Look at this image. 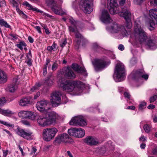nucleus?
<instances>
[{"label":"nucleus","instance_id":"obj_1","mask_svg":"<svg viewBox=\"0 0 157 157\" xmlns=\"http://www.w3.org/2000/svg\"><path fill=\"white\" fill-rule=\"evenodd\" d=\"M58 82L63 90L68 92L73 91L78 95L80 94L85 87V84L80 81L67 80L63 77H58Z\"/></svg>","mask_w":157,"mask_h":157},{"label":"nucleus","instance_id":"obj_2","mask_svg":"<svg viewBox=\"0 0 157 157\" xmlns=\"http://www.w3.org/2000/svg\"><path fill=\"white\" fill-rule=\"evenodd\" d=\"M134 31L135 39L136 42L144 44L151 49L156 48L155 40L148 37L147 33L141 27H135Z\"/></svg>","mask_w":157,"mask_h":157},{"label":"nucleus","instance_id":"obj_3","mask_svg":"<svg viewBox=\"0 0 157 157\" xmlns=\"http://www.w3.org/2000/svg\"><path fill=\"white\" fill-rule=\"evenodd\" d=\"M56 113L53 111L46 112L39 116L37 118L38 124L42 127L51 124L55 121Z\"/></svg>","mask_w":157,"mask_h":157},{"label":"nucleus","instance_id":"obj_4","mask_svg":"<svg viewBox=\"0 0 157 157\" xmlns=\"http://www.w3.org/2000/svg\"><path fill=\"white\" fill-rule=\"evenodd\" d=\"M115 80L117 82L124 80L125 78V67L122 63H118L115 70Z\"/></svg>","mask_w":157,"mask_h":157},{"label":"nucleus","instance_id":"obj_5","mask_svg":"<svg viewBox=\"0 0 157 157\" xmlns=\"http://www.w3.org/2000/svg\"><path fill=\"white\" fill-rule=\"evenodd\" d=\"M108 29L112 33H119L123 36H127L128 33L124 26L114 22L107 27Z\"/></svg>","mask_w":157,"mask_h":157},{"label":"nucleus","instance_id":"obj_6","mask_svg":"<svg viewBox=\"0 0 157 157\" xmlns=\"http://www.w3.org/2000/svg\"><path fill=\"white\" fill-rule=\"evenodd\" d=\"M110 63L109 60L106 58H101L94 60L93 62L95 70L96 71H101Z\"/></svg>","mask_w":157,"mask_h":157},{"label":"nucleus","instance_id":"obj_7","mask_svg":"<svg viewBox=\"0 0 157 157\" xmlns=\"http://www.w3.org/2000/svg\"><path fill=\"white\" fill-rule=\"evenodd\" d=\"M79 5L86 13H90L93 11V0H81Z\"/></svg>","mask_w":157,"mask_h":157},{"label":"nucleus","instance_id":"obj_8","mask_svg":"<svg viewBox=\"0 0 157 157\" xmlns=\"http://www.w3.org/2000/svg\"><path fill=\"white\" fill-rule=\"evenodd\" d=\"M58 132L57 129L55 128H47L43 131V137L44 140L46 141L51 140L55 137Z\"/></svg>","mask_w":157,"mask_h":157},{"label":"nucleus","instance_id":"obj_9","mask_svg":"<svg viewBox=\"0 0 157 157\" xmlns=\"http://www.w3.org/2000/svg\"><path fill=\"white\" fill-rule=\"evenodd\" d=\"M17 134L25 139L30 140L33 139V133L30 130L22 129L19 127L17 128Z\"/></svg>","mask_w":157,"mask_h":157},{"label":"nucleus","instance_id":"obj_10","mask_svg":"<svg viewBox=\"0 0 157 157\" xmlns=\"http://www.w3.org/2000/svg\"><path fill=\"white\" fill-rule=\"evenodd\" d=\"M120 15L121 16L123 17L125 19L126 27L128 29H131L132 25L131 20V14L130 12L126 8H123L122 9Z\"/></svg>","mask_w":157,"mask_h":157},{"label":"nucleus","instance_id":"obj_11","mask_svg":"<svg viewBox=\"0 0 157 157\" xmlns=\"http://www.w3.org/2000/svg\"><path fill=\"white\" fill-rule=\"evenodd\" d=\"M61 94L59 91L53 92L51 94V102L54 107L58 106L60 102Z\"/></svg>","mask_w":157,"mask_h":157},{"label":"nucleus","instance_id":"obj_12","mask_svg":"<svg viewBox=\"0 0 157 157\" xmlns=\"http://www.w3.org/2000/svg\"><path fill=\"white\" fill-rule=\"evenodd\" d=\"M108 6H109V11L112 14L119 13V7L117 6L116 0H107Z\"/></svg>","mask_w":157,"mask_h":157},{"label":"nucleus","instance_id":"obj_13","mask_svg":"<svg viewBox=\"0 0 157 157\" xmlns=\"http://www.w3.org/2000/svg\"><path fill=\"white\" fill-rule=\"evenodd\" d=\"M69 124L72 126H84L86 125V122L82 116L73 117Z\"/></svg>","mask_w":157,"mask_h":157},{"label":"nucleus","instance_id":"obj_14","mask_svg":"<svg viewBox=\"0 0 157 157\" xmlns=\"http://www.w3.org/2000/svg\"><path fill=\"white\" fill-rule=\"evenodd\" d=\"M61 74L66 78L73 79L75 78L76 75L73 70L69 67H64L60 71Z\"/></svg>","mask_w":157,"mask_h":157},{"label":"nucleus","instance_id":"obj_15","mask_svg":"<svg viewBox=\"0 0 157 157\" xmlns=\"http://www.w3.org/2000/svg\"><path fill=\"white\" fill-rule=\"evenodd\" d=\"M48 103V101L45 100H43L39 101L37 102L36 107L39 111L44 113V112H51V111H48L45 109V108Z\"/></svg>","mask_w":157,"mask_h":157},{"label":"nucleus","instance_id":"obj_16","mask_svg":"<svg viewBox=\"0 0 157 157\" xmlns=\"http://www.w3.org/2000/svg\"><path fill=\"white\" fill-rule=\"evenodd\" d=\"M70 138L67 134L66 133H63L59 134L56 138L55 141L58 143H60L62 142L67 143L70 142Z\"/></svg>","mask_w":157,"mask_h":157},{"label":"nucleus","instance_id":"obj_17","mask_svg":"<svg viewBox=\"0 0 157 157\" xmlns=\"http://www.w3.org/2000/svg\"><path fill=\"white\" fill-rule=\"evenodd\" d=\"M6 102V100L5 97L0 98V107L3 105ZM0 113L6 116L13 114V113L9 109L2 110L0 108Z\"/></svg>","mask_w":157,"mask_h":157},{"label":"nucleus","instance_id":"obj_18","mask_svg":"<svg viewBox=\"0 0 157 157\" xmlns=\"http://www.w3.org/2000/svg\"><path fill=\"white\" fill-rule=\"evenodd\" d=\"M69 29L70 31L74 32L75 33V36L77 38L80 39L81 40L82 42V45H84L85 44L83 43V42H84L85 43L87 42V40L84 38L83 36L78 31L77 29H75L72 26H69Z\"/></svg>","mask_w":157,"mask_h":157},{"label":"nucleus","instance_id":"obj_19","mask_svg":"<svg viewBox=\"0 0 157 157\" xmlns=\"http://www.w3.org/2000/svg\"><path fill=\"white\" fill-rule=\"evenodd\" d=\"M100 19L105 24L109 23L112 21L108 12L105 10H103L102 12Z\"/></svg>","mask_w":157,"mask_h":157},{"label":"nucleus","instance_id":"obj_20","mask_svg":"<svg viewBox=\"0 0 157 157\" xmlns=\"http://www.w3.org/2000/svg\"><path fill=\"white\" fill-rule=\"evenodd\" d=\"M52 10L56 14L63 15L66 14V13L62 9L61 6L57 5H53L51 8Z\"/></svg>","mask_w":157,"mask_h":157},{"label":"nucleus","instance_id":"obj_21","mask_svg":"<svg viewBox=\"0 0 157 157\" xmlns=\"http://www.w3.org/2000/svg\"><path fill=\"white\" fill-rule=\"evenodd\" d=\"M85 142L90 145H96L98 144V140L96 138L92 136L87 137L85 139Z\"/></svg>","mask_w":157,"mask_h":157},{"label":"nucleus","instance_id":"obj_22","mask_svg":"<svg viewBox=\"0 0 157 157\" xmlns=\"http://www.w3.org/2000/svg\"><path fill=\"white\" fill-rule=\"evenodd\" d=\"M144 73L143 69H139L135 71H133L131 74L133 79L137 80L141 78V75Z\"/></svg>","mask_w":157,"mask_h":157},{"label":"nucleus","instance_id":"obj_23","mask_svg":"<svg viewBox=\"0 0 157 157\" xmlns=\"http://www.w3.org/2000/svg\"><path fill=\"white\" fill-rule=\"evenodd\" d=\"M18 115L20 117L22 118L28 119H31L33 118V117H34L32 113L29 111H21L18 113Z\"/></svg>","mask_w":157,"mask_h":157},{"label":"nucleus","instance_id":"obj_24","mask_svg":"<svg viewBox=\"0 0 157 157\" xmlns=\"http://www.w3.org/2000/svg\"><path fill=\"white\" fill-rule=\"evenodd\" d=\"M31 98L30 97H27L21 99L19 102V104L21 106H25L28 104H31Z\"/></svg>","mask_w":157,"mask_h":157},{"label":"nucleus","instance_id":"obj_25","mask_svg":"<svg viewBox=\"0 0 157 157\" xmlns=\"http://www.w3.org/2000/svg\"><path fill=\"white\" fill-rule=\"evenodd\" d=\"M54 77L52 74L48 75L47 78L45 80L44 83L48 86H52L54 83Z\"/></svg>","mask_w":157,"mask_h":157},{"label":"nucleus","instance_id":"obj_26","mask_svg":"<svg viewBox=\"0 0 157 157\" xmlns=\"http://www.w3.org/2000/svg\"><path fill=\"white\" fill-rule=\"evenodd\" d=\"M23 5L26 6L29 10L33 11H35L37 12H40V13H43V11H42L40 10L37 8L33 7L27 1H25L23 3Z\"/></svg>","mask_w":157,"mask_h":157},{"label":"nucleus","instance_id":"obj_27","mask_svg":"<svg viewBox=\"0 0 157 157\" xmlns=\"http://www.w3.org/2000/svg\"><path fill=\"white\" fill-rule=\"evenodd\" d=\"M17 84L16 82H13L8 86V90L10 92L13 93L17 89Z\"/></svg>","mask_w":157,"mask_h":157},{"label":"nucleus","instance_id":"obj_28","mask_svg":"<svg viewBox=\"0 0 157 157\" xmlns=\"http://www.w3.org/2000/svg\"><path fill=\"white\" fill-rule=\"evenodd\" d=\"M7 76L3 71L0 70V83H4L7 81Z\"/></svg>","mask_w":157,"mask_h":157},{"label":"nucleus","instance_id":"obj_29","mask_svg":"<svg viewBox=\"0 0 157 157\" xmlns=\"http://www.w3.org/2000/svg\"><path fill=\"white\" fill-rule=\"evenodd\" d=\"M76 132L75 137L78 138H81L83 137L85 134V132L84 130L81 128H77Z\"/></svg>","mask_w":157,"mask_h":157},{"label":"nucleus","instance_id":"obj_30","mask_svg":"<svg viewBox=\"0 0 157 157\" xmlns=\"http://www.w3.org/2000/svg\"><path fill=\"white\" fill-rule=\"evenodd\" d=\"M77 128H71L68 130V133L69 135L76 137L77 133Z\"/></svg>","mask_w":157,"mask_h":157},{"label":"nucleus","instance_id":"obj_31","mask_svg":"<svg viewBox=\"0 0 157 157\" xmlns=\"http://www.w3.org/2000/svg\"><path fill=\"white\" fill-rule=\"evenodd\" d=\"M70 22L71 23V24L72 25L74 26V28L75 29H77V27L78 26V25L79 23V22L78 21H77L75 20L73 18H70L69 19Z\"/></svg>","mask_w":157,"mask_h":157},{"label":"nucleus","instance_id":"obj_32","mask_svg":"<svg viewBox=\"0 0 157 157\" xmlns=\"http://www.w3.org/2000/svg\"><path fill=\"white\" fill-rule=\"evenodd\" d=\"M0 25L1 26H4L6 28H10L11 27L10 25L2 18L0 19Z\"/></svg>","mask_w":157,"mask_h":157},{"label":"nucleus","instance_id":"obj_33","mask_svg":"<svg viewBox=\"0 0 157 157\" xmlns=\"http://www.w3.org/2000/svg\"><path fill=\"white\" fill-rule=\"evenodd\" d=\"M50 60L49 59H46V63L45 65H44V68L43 69V73L44 75L45 76L47 73V69L48 65V64L50 63Z\"/></svg>","mask_w":157,"mask_h":157},{"label":"nucleus","instance_id":"obj_34","mask_svg":"<svg viewBox=\"0 0 157 157\" xmlns=\"http://www.w3.org/2000/svg\"><path fill=\"white\" fill-rule=\"evenodd\" d=\"M92 48L94 50L99 52L101 50V48L97 43H94L92 44Z\"/></svg>","mask_w":157,"mask_h":157},{"label":"nucleus","instance_id":"obj_35","mask_svg":"<svg viewBox=\"0 0 157 157\" xmlns=\"http://www.w3.org/2000/svg\"><path fill=\"white\" fill-rule=\"evenodd\" d=\"M56 44L55 42H54L52 46H48L47 47V50L51 52H52V51H55V49L56 48Z\"/></svg>","mask_w":157,"mask_h":157},{"label":"nucleus","instance_id":"obj_36","mask_svg":"<svg viewBox=\"0 0 157 157\" xmlns=\"http://www.w3.org/2000/svg\"><path fill=\"white\" fill-rule=\"evenodd\" d=\"M76 71L78 73L84 74L85 75H87L86 70L84 67H79L78 70Z\"/></svg>","mask_w":157,"mask_h":157},{"label":"nucleus","instance_id":"obj_37","mask_svg":"<svg viewBox=\"0 0 157 157\" xmlns=\"http://www.w3.org/2000/svg\"><path fill=\"white\" fill-rule=\"evenodd\" d=\"M26 57L28 60L25 61V63L27 64L29 66H31L32 65V60L31 59V58L28 55L26 56Z\"/></svg>","mask_w":157,"mask_h":157},{"label":"nucleus","instance_id":"obj_38","mask_svg":"<svg viewBox=\"0 0 157 157\" xmlns=\"http://www.w3.org/2000/svg\"><path fill=\"white\" fill-rule=\"evenodd\" d=\"M0 123L8 127L13 128L14 126V125L13 124H11L10 123H8L6 121H4L1 120H0Z\"/></svg>","mask_w":157,"mask_h":157},{"label":"nucleus","instance_id":"obj_39","mask_svg":"<svg viewBox=\"0 0 157 157\" xmlns=\"http://www.w3.org/2000/svg\"><path fill=\"white\" fill-rule=\"evenodd\" d=\"M143 128L144 131L147 133L149 132L151 129L150 126L147 124H144Z\"/></svg>","mask_w":157,"mask_h":157},{"label":"nucleus","instance_id":"obj_40","mask_svg":"<svg viewBox=\"0 0 157 157\" xmlns=\"http://www.w3.org/2000/svg\"><path fill=\"white\" fill-rule=\"evenodd\" d=\"M146 103L144 102H141L139 105V109L142 110L146 108Z\"/></svg>","mask_w":157,"mask_h":157},{"label":"nucleus","instance_id":"obj_41","mask_svg":"<svg viewBox=\"0 0 157 157\" xmlns=\"http://www.w3.org/2000/svg\"><path fill=\"white\" fill-rule=\"evenodd\" d=\"M151 155H157V146H155L152 149Z\"/></svg>","mask_w":157,"mask_h":157},{"label":"nucleus","instance_id":"obj_42","mask_svg":"<svg viewBox=\"0 0 157 157\" xmlns=\"http://www.w3.org/2000/svg\"><path fill=\"white\" fill-rule=\"evenodd\" d=\"M67 43L66 39H63L60 42V46L61 47H63Z\"/></svg>","mask_w":157,"mask_h":157},{"label":"nucleus","instance_id":"obj_43","mask_svg":"<svg viewBox=\"0 0 157 157\" xmlns=\"http://www.w3.org/2000/svg\"><path fill=\"white\" fill-rule=\"evenodd\" d=\"M58 66V64L56 62H54L52 67V70L53 71H56Z\"/></svg>","mask_w":157,"mask_h":157},{"label":"nucleus","instance_id":"obj_44","mask_svg":"<svg viewBox=\"0 0 157 157\" xmlns=\"http://www.w3.org/2000/svg\"><path fill=\"white\" fill-rule=\"evenodd\" d=\"M72 68L75 71H77L79 67L77 64L73 63L72 65Z\"/></svg>","mask_w":157,"mask_h":157},{"label":"nucleus","instance_id":"obj_45","mask_svg":"<svg viewBox=\"0 0 157 157\" xmlns=\"http://www.w3.org/2000/svg\"><path fill=\"white\" fill-rule=\"evenodd\" d=\"M11 2L12 4L13 7L16 8L18 7V3L15 0H11Z\"/></svg>","mask_w":157,"mask_h":157},{"label":"nucleus","instance_id":"obj_46","mask_svg":"<svg viewBox=\"0 0 157 157\" xmlns=\"http://www.w3.org/2000/svg\"><path fill=\"white\" fill-rule=\"evenodd\" d=\"M145 72L144 70V73L143 74H141V78H144L145 80H147L148 78V75L147 74H144Z\"/></svg>","mask_w":157,"mask_h":157},{"label":"nucleus","instance_id":"obj_47","mask_svg":"<svg viewBox=\"0 0 157 157\" xmlns=\"http://www.w3.org/2000/svg\"><path fill=\"white\" fill-rule=\"evenodd\" d=\"M32 26L35 29H36L38 33H39L41 34L42 33V32L40 28V26H34L32 25Z\"/></svg>","mask_w":157,"mask_h":157},{"label":"nucleus","instance_id":"obj_48","mask_svg":"<svg viewBox=\"0 0 157 157\" xmlns=\"http://www.w3.org/2000/svg\"><path fill=\"white\" fill-rule=\"evenodd\" d=\"M157 98V96L156 95H155L151 97L149 99L150 103L154 101Z\"/></svg>","mask_w":157,"mask_h":157},{"label":"nucleus","instance_id":"obj_49","mask_svg":"<svg viewBox=\"0 0 157 157\" xmlns=\"http://www.w3.org/2000/svg\"><path fill=\"white\" fill-rule=\"evenodd\" d=\"M150 27L153 29L155 28V25L154 22L153 20H151L149 21Z\"/></svg>","mask_w":157,"mask_h":157},{"label":"nucleus","instance_id":"obj_50","mask_svg":"<svg viewBox=\"0 0 157 157\" xmlns=\"http://www.w3.org/2000/svg\"><path fill=\"white\" fill-rule=\"evenodd\" d=\"M124 95L125 98H126L128 99H130L131 95L129 93L127 92H125L124 93Z\"/></svg>","mask_w":157,"mask_h":157},{"label":"nucleus","instance_id":"obj_51","mask_svg":"<svg viewBox=\"0 0 157 157\" xmlns=\"http://www.w3.org/2000/svg\"><path fill=\"white\" fill-rule=\"evenodd\" d=\"M151 4L153 6H157V0H150Z\"/></svg>","mask_w":157,"mask_h":157},{"label":"nucleus","instance_id":"obj_52","mask_svg":"<svg viewBox=\"0 0 157 157\" xmlns=\"http://www.w3.org/2000/svg\"><path fill=\"white\" fill-rule=\"evenodd\" d=\"M6 5L5 1L4 0H0V7H2Z\"/></svg>","mask_w":157,"mask_h":157},{"label":"nucleus","instance_id":"obj_53","mask_svg":"<svg viewBox=\"0 0 157 157\" xmlns=\"http://www.w3.org/2000/svg\"><path fill=\"white\" fill-rule=\"evenodd\" d=\"M81 43V41L79 40H76V44H75V46L76 47V48L78 49L79 48V46L80 44Z\"/></svg>","mask_w":157,"mask_h":157},{"label":"nucleus","instance_id":"obj_54","mask_svg":"<svg viewBox=\"0 0 157 157\" xmlns=\"http://www.w3.org/2000/svg\"><path fill=\"white\" fill-rule=\"evenodd\" d=\"M47 2L48 5H52L55 3V1L54 0H47Z\"/></svg>","mask_w":157,"mask_h":157},{"label":"nucleus","instance_id":"obj_55","mask_svg":"<svg viewBox=\"0 0 157 157\" xmlns=\"http://www.w3.org/2000/svg\"><path fill=\"white\" fill-rule=\"evenodd\" d=\"M43 15L45 17H47L49 18H52V17H53V16L50 15L49 14L45 13H43Z\"/></svg>","mask_w":157,"mask_h":157},{"label":"nucleus","instance_id":"obj_56","mask_svg":"<svg viewBox=\"0 0 157 157\" xmlns=\"http://www.w3.org/2000/svg\"><path fill=\"white\" fill-rule=\"evenodd\" d=\"M37 149L35 147H33L32 148V151L31 153V155L35 154V153Z\"/></svg>","mask_w":157,"mask_h":157},{"label":"nucleus","instance_id":"obj_57","mask_svg":"<svg viewBox=\"0 0 157 157\" xmlns=\"http://www.w3.org/2000/svg\"><path fill=\"white\" fill-rule=\"evenodd\" d=\"M118 48L119 50L123 51L124 49V47L123 45L120 44L119 45Z\"/></svg>","mask_w":157,"mask_h":157},{"label":"nucleus","instance_id":"obj_58","mask_svg":"<svg viewBox=\"0 0 157 157\" xmlns=\"http://www.w3.org/2000/svg\"><path fill=\"white\" fill-rule=\"evenodd\" d=\"M40 95V93L39 92H37L36 94L34 96V99H36Z\"/></svg>","mask_w":157,"mask_h":157},{"label":"nucleus","instance_id":"obj_59","mask_svg":"<svg viewBox=\"0 0 157 157\" xmlns=\"http://www.w3.org/2000/svg\"><path fill=\"white\" fill-rule=\"evenodd\" d=\"M38 90V89L36 87V86H35V85L33 87L31 88L30 91H31V92H34Z\"/></svg>","mask_w":157,"mask_h":157},{"label":"nucleus","instance_id":"obj_60","mask_svg":"<svg viewBox=\"0 0 157 157\" xmlns=\"http://www.w3.org/2000/svg\"><path fill=\"white\" fill-rule=\"evenodd\" d=\"M18 148H19L20 150V151L21 152L22 155L24 156L25 155V153L23 152L22 148L20 146V145H19L18 146Z\"/></svg>","mask_w":157,"mask_h":157},{"label":"nucleus","instance_id":"obj_61","mask_svg":"<svg viewBox=\"0 0 157 157\" xmlns=\"http://www.w3.org/2000/svg\"><path fill=\"white\" fill-rule=\"evenodd\" d=\"M155 107V106L154 105L150 104L147 106V108L149 109H153Z\"/></svg>","mask_w":157,"mask_h":157},{"label":"nucleus","instance_id":"obj_62","mask_svg":"<svg viewBox=\"0 0 157 157\" xmlns=\"http://www.w3.org/2000/svg\"><path fill=\"white\" fill-rule=\"evenodd\" d=\"M28 40L29 42L31 43H33L34 42L33 39V38L32 37H31L30 36H29L28 38Z\"/></svg>","mask_w":157,"mask_h":157},{"label":"nucleus","instance_id":"obj_63","mask_svg":"<svg viewBox=\"0 0 157 157\" xmlns=\"http://www.w3.org/2000/svg\"><path fill=\"white\" fill-rule=\"evenodd\" d=\"M125 0H120L119 1L120 5L121 6H122L125 3Z\"/></svg>","mask_w":157,"mask_h":157},{"label":"nucleus","instance_id":"obj_64","mask_svg":"<svg viewBox=\"0 0 157 157\" xmlns=\"http://www.w3.org/2000/svg\"><path fill=\"white\" fill-rule=\"evenodd\" d=\"M3 157H6L8 154V151L6 150V151H3Z\"/></svg>","mask_w":157,"mask_h":157}]
</instances>
